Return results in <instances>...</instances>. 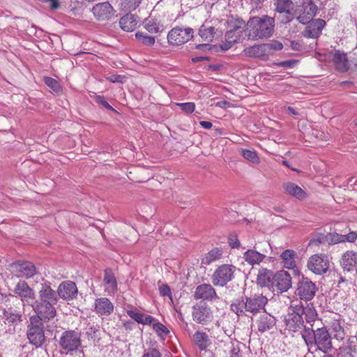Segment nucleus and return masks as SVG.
I'll return each instance as SVG.
<instances>
[{"label": "nucleus", "mask_w": 357, "mask_h": 357, "mask_svg": "<svg viewBox=\"0 0 357 357\" xmlns=\"http://www.w3.org/2000/svg\"><path fill=\"white\" fill-rule=\"evenodd\" d=\"M275 28V20L266 15L250 17L247 22L245 34L250 40H258L271 38Z\"/></svg>", "instance_id": "nucleus-1"}, {"label": "nucleus", "mask_w": 357, "mask_h": 357, "mask_svg": "<svg viewBox=\"0 0 357 357\" xmlns=\"http://www.w3.org/2000/svg\"><path fill=\"white\" fill-rule=\"evenodd\" d=\"M305 328L302 333V337L306 345L308 347V351L314 348V351H321L324 353L331 350L332 338L326 327L313 328Z\"/></svg>", "instance_id": "nucleus-2"}, {"label": "nucleus", "mask_w": 357, "mask_h": 357, "mask_svg": "<svg viewBox=\"0 0 357 357\" xmlns=\"http://www.w3.org/2000/svg\"><path fill=\"white\" fill-rule=\"evenodd\" d=\"M268 299L262 294L236 299L230 305L231 310L238 317H252L264 310Z\"/></svg>", "instance_id": "nucleus-3"}, {"label": "nucleus", "mask_w": 357, "mask_h": 357, "mask_svg": "<svg viewBox=\"0 0 357 357\" xmlns=\"http://www.w3.org/2000/svg\"><path fill=\"white\" fill-rule=\"evenodd\" d=\"M303 312V305L291 304L288 309L287 314L283 318L284 329L291 333L297 332L302 333L305 328H307L304 326Z\"/></svg>", "instance_id": "nucleus-4"}, {"label": "nucleus", "mask_w": 357, "mask_h": 357, "mask_svg": "<svg viewBox=\"0 0 357 357\" xmlns=\"http://www.w3.org/2000/svg\"><path fill=\"white\" fill-rule=\"evenodd\" d=\"M58 343L62 354L72 355L82 347L81 333L75 330L66 331L61 335Z\"/></svg>", "instance_id": "nucleus-5"}, {"label": "nucleus", "mask_w": 357, "mask_h": 357, "mask_svg": "<svg viewBox=\"0 0 357 357\" xmlns=\"http://www.w3.org/2000/svg\"><path fill=\"white\" fill-rule=\"evenodd\" d=\"M318 7L313 0H304L294 10L296 20L303 24H307L316 15Z\"/></svg>", "instance_id": "nucleus-6"}, {"label": "nucleus", "mask_w": 357, "mask_h": 357, "mask_svg": "<svg viewBox=\"0 0 357 357\" xmlns=\"http://www.w3.org/2000/svg\"><path fill=\"white\" fill-rule=\"evenodd\" d=\"M56 304L49 301L38 298L33 302L32 301L31 305L40 320L49 321L56 316V312L54 307Z\"/></svg>", "instance_id": "nucleus-7"}, {"label": "nucleus", "mask_w": 357, "mask_h": 357, "mask_svg": "<svg viewBox=\"0 0 357 357\" xmlns=\"http://www.w3.org/2000/svg\"><path fill=\"white\" fill-rule=\"evenodd\" d=\"M330 261L326 254L312 255L307 260V268L316 275L326 273L329 269Z\"/></svg>", "instance_id": "nucleus-8"}, {"label": "nucleus", "mask_w": 357, "mask_h": 357, "mask_svg": "<svg viewBox=\"0 0 357 357\" xmlns=\"http://www.w3.org/2000/svg\"><path fill=\"white\" fill-rule=\"evenodd\" d=\"M193 29L190 27H174L168 33V43L174 45H183L193 37Z\"/></svg>", "instance_id": "nucleus-9"}, {"label": "nucleus", "mask_w": 357, "mask_h": 357, "mask_svg": "<svg viewBox=\"0 0 357 357\" xmlns=\"http://www.w3.org/2000/svg\"><path fill=\"white\" fill-rule=\"evenodd\" d=\"M192 317L196 323L206 325L213 319V310L206 303L196 304L192 307Z\"/></svg>", "instance_id": "nucleus-10"}, {"label": "nucleus", "mask_w": 357, "mask_h": 357, "mask_svg": "<svg viewBox=\"0 0 357 357\" xmlns=\"http://www.w3.org/2000/svg\"><path fill=\"white\" fill-rule=\"evenodd\" d=\"M317 291L316 284L307 278H302L297 283L296 295L301 300L311 301Z\"/></svg>", "instance_id": "nucleus-11"}, {"label": "nucleus", "mask_w": 357, "mask_h": 357, "mask_svg": "<svg viewBox=\"0 0 357 357\" xmlns=\"http://www.w3.org/2000/svg\"><path fill=\"white\" fill-rule=\"evenodd\" d=\"M235 266L223 264L219 266L212 275V282L215 286H224L234 277Z\"/></svg>", "instance_id": "nucleus-12"}, {"label": "nucleus", "mask_w": 357, "mask_h": 357, "mask_svg": "<svg viewBox=\"0 0 357 357\" xmlns=\"http://www.w3.org/2000/svg\"><path fill=\"white\" fill-rule=\"evenodd\" d=\"M27 337L31 344L36 347H40L45 342V334L43 324L37 320L35 323L31 319V323L27 328Z\"/></svg>", "instance_id": "nucleus-13"}, {"label": "nucleus", "mask_w": 357, "mask_h": 357, "mask_svg": "<svg viewBox=\"0 0 357 357\" xmlns=\"http://www.w3.org/2000/svg\"><path fill=\"white\" fill-rule=\"evenodd\" d=\"M10 271L17 278H30L36 273L34 264L30 261H17L10 265Z\"/></svg>", "instance_id": "nucleus-14"}, {"label": "nucleus", "mask_w": 357, "mask_h": 357, "mask_svg": "<svg viewBox=\"0 0 357 357\" xmlns=\"http://www.w3.org/2000/svg\"><path fill=\"white\" fill-rule=\"evenodd\" d=\"M13 292L24 304L31 305V302L35 300L34 290L24 280L16 284Z\"/></svg>", "instance_id": "nucleus-15"}, {"label": "nucleus", "mask_w": 357, "mask_h": 357, "mask_svg": "<svg viewBox=\"0 0 357 357\" xmlns=\"http://www.w3.org/2000/svg\"><path fill=\"white\" fill-rule=\"evenodd\" d=\"M272 287H276L280 292L287 291L291 287V277L285 271H280L274 274Z\"/></svg>", "instance_id": "nucleus-16"}, {"label": "nucleus", "mask_w": 357, "mask_h": 357, "mask_svg": "<svg viewBox=\"0 0 357 357\" xmlns=\"http://www.w3.org/2000/svg\"><path fill=\"white\" fill-rule=\"evenodd\" d=\"M77 288L75 282L72 281H64L61 282L56 291L57 296L64 300H73L77 295Z\"/></svg>", "instance_id": "nucleus-17"}, {"label": "nucleus", "mask_w": 357, "mask_h": 357, "mask_svg": "<svg viewBox=\"0 0 357 357\" xmlns=\"http://www.w3.org/2000/svg\"><path fill=\"white\" fill-rule=\"evenodd\" d=\"M194 298L197 300L213 301L218 298L215 289L209 284L198 285L194 294Z\"/></svg>", "instance_id": "nucleus-18"}, {"label": "nucleus", "mask_w": 357, "mask_h": 357, "mask_svg": "<svg viewBox=\"0 0 357 357\" xmlns=\"http://www.w3.org/2000/svg\"><path fill=\"white\" fill-rule=\"evenodd\" d=\"M308 24L303 32V36L308 38H317L325 26L326 22L321 19H315L312 20Z\"/></svg>", "instance_id": "nucleus-19"}, {"label": "nucleus", "mask_w": 357, "mask_h": 357, "mask_svg": "<svg viewBox=\"0 0 357 357\" xmlns=\"http://www.w3.org/2000/svg\"><path fill=\"white\" fill-rule=\"evenodd\" d=\"M276 323V318L268 313L261 314L256 321L257 329L262 333L275 329Z\"/></svg>", "instance_id": "nucleus-20"}, {"label": "nucleus", "mask_w": 357, "mask_h": 357, "mask_svg": "<svg viewBox=\"0 0 357 357\" xmlns=\"http://www.w3.org/2000/svg\"><path fill=\"white\" fill-rule=\"evenodd\" d=\"M357 239V233L350 231L347 234H340L337 232H329L327 234V241L329 245L341 243H354Z\"/></svg>", "instance_id": "nucleus-21"}, {"label": "nucleus", "mask_w": 357, "mask_h": 357, "mask_svg": "<svg viewBox=\"0 0 357 357\" xmlns=\"http://www.w3.org/2000/svg\"><path fill=\"white\" fill-rule=\"evenodd\" d=\"M344 271H353L357 267V252L347 250L344 252L340 260Z\"/></svg>", "instance_id": "nucleus-22"}, {"label": "nucleus", "mask_w": 357, "mask_h": 357, "mask_svg": "<svg viewBox=\"0 0 357 357\" xmlns=\"http://www.w3.org/2000/svg\"><path fill=\"white\" fill-rule=\"evenodd\" d=\"M103 285L105 291L108 295H114L118 290L116 277L111 269H105L104 271Z\"/></svg>", "instance_id": "nucleus-23"}, {"label": "nucleus", "mask_w": 357, "mask_h": 357, "mask_svg": "<svg viewBox=\"0 0 357 357\" xmlns=\"http://www.w3.org/2000/svg\"><path fill=\"white\" fill-rule=\"evenodd\" d=\"M96 313L101 316H108L114 311L113 303L105 297L97 298L94 303Z\"/></svg>", "instance_id": "nucleus-24"}, {"label": "nucleus", "mask_w": 357, "mask_h": 357, "mask_svg": "<svg viewBox=\"0 0 357 357\" xmlns=\"http://www.w3.org/2000/svg\"><path fill=\"white\" fill-rule=\"evenodd\" d=\"M112 11L113 8L109 2L97 3L92 8L94 16L99 20L109 18Z\"/></svg>", "instance_id": "nucleus-25"}, {"label": "nucleus", "mask_w": 357, "mask_h": 357, "mask_svg": "<svg viewBox=\"0 0 357 357\" xmlns=\"http://www.w3.org/2000/svg\"><path fill=\"white\" fill-rule=\"evenodd\" d=\"M333 61L337 70L340 72H346L350 68L347 54L340 50L335 51L333 56Z\"/></svg>", "instance_id": "nucleus-26"}, {"label": "nucleus", "mask_w": 357, "mask_h": 357, "mask_svg": "<svg viewBox=\"0 0 357 357\" xmlns=\"http://www.w3.org/2000/svg\"><path fill=\"white\" fill-rule=\"evenodd\" d=\"M126 312L130 318L138 324L148 325L151 324L155 321L152 316L142 313L137 308L128 310Z\"/></svg>", "instance_id": "nucleus-27"}, {"label": "nucleus", "mask_w": 357, "mask_h": 357, "mask_svg": "<svg viewBox=\"0 0 357 357\" xmlns=\"http://www.w3.org/2000/svg\"><path fill=\"white\" fill-rule=\"evenodd\" d=\"M265 257V254L259 252L254 249H249L243 254L244 260L252 266L259 264Z\"/></svg>", "instance_id": "nucleus-28"}, {"label": "nucleus", "mask_w": 357, "mask_h": 357, "mask_svg": "<svg viewBox=\"0 0 357 357\" xmlns=\"http://www.w3.org/2000/svg\"><path fill=\"white\" fill-rule=\"evenodd\" d=\"M38 298L49 301L50 302L57 303V294L54 290L52 289L50 284H43L40 290L38 292Z\"/></svg>", "instance_id": "nucleus-29"}, {"label": "nucleus", "mask_w": 357, "mask_h": 357, "mask_svg": "<svg viewBox=\"0 0 357 357\" xmlns=\"http://www.w3.org/2000/svg\"><path fill=\"white\" fill-rule=\"evenodd\" d=\"M195 344L201 350L204 351L211 344L209 336L205 332L196 331L192 337Z\"/></svg>", "instance_id": "nucleus-30"}, {"label": "nucleus", "mask_w": 357, "mask_h": 357, "mask_svg": "<svg viewBox=\"0 0 357 357\" xmlns=\"http://www.w3.org/2000/svg\"><path fill=\"white\" fill-rule=\"evenodd\" d=\"M296 253L293 250H286L281 255L284 267L288 269H294L296 267Z\"/></svg>", "instance_id": "nucleus-31"}, {"label": "nucleus", "mask_w": 357, "mask_h": 357, "mask_svg": "<svg viewBox=\"0 0 357 357\" xmlns=\"http://www.w3.org/2000/svg\"><path fill=\"white\" fill-rule=\"evenodd\" d=\"M282 188L287 194H289L297 199H303L306 193L298 185L291 182H286L282 184Z\"/></svg>", "instance_id": "nucleus-32"}, {"label": "nucleus", "mask_w": 357, "mask_h": 357, "mask_svg": "<svg viewBox=\"0 0 357 357\" xmlns=\"http://www.w3.org/2000/svg\"><path fill=\"white\" fill-rule=\"evenodd\" d=\"M137 25V21L135 15L127 14L119 20V26L125 31H132Z\"/></svg>", "instance_id": "nucleus-33"}, {"label": "nucleus", "mask_w": 357, "mask_h": 357, "mask_svg": "<svg viewBox=\"0 0 357 357\" xmlns=\"http://www.w3.org/2000/svg\"><path fill=\"white\" fill-rule=\"evenodd\" d=\"M273 276L274 274L271 271L265 268L260 269L257 274V284L261 287H272V280Z\"/></svg>", "instance_id": "nucleus-34"}, {"label": "nucleus", "mask_w": 357, "mask_h": 357, "mask_svg": "<svg viewBox=\"0 0 357 357\" xmlns=\"http://www.w3.org/2000/svg\"><path fill=\"white\" fill-rule=\"evenodd\" d=\"M5 323L9 325H16L22 321V314L15 310L10 307L5 309L3 312Z\"/></svg>", "instance_id": "nucleus-35"}, {"label": "nucleus", "mask_w": 357, "mask_h": 357, "mask_svg": "<svg viewBox=\"0 0 357 357\" xmlns=\"http://www.w3.org/2000/svg\"><path fill=\"white\" fill-rule=\"evenodd\" d=\"M267 47L268 45L266 44L255 45L245 48L243 52L249 57H261L265 54Z\"/></svg>", "instance_id": "nucleus-36"}, {"label": "nucleus", "mask_w": 357, "mask_h": 357, "mask_svg": "<svg viewBox=\"0 0 357 357\" xmlns=\"http://www.w3.org/2000/svg\"><path fill=\"white\" fill-rule=\"evenodd\" d=\"M222 250L220 248H213L210 250L202 259V264L209 265L212 262L217 261L221 258Z\"/></svg>", "instance_id": "nucleus-37"}, {"label": "nucleus", "mask_w": 357, "mask_h": 357, "mask_svg": "<svg viewBox=\"0 0 357 357\" xmlns=\"http://www.w3.org/2000/svg\"><path fill=\"white\" fill-rule=\"evenodd\" d=\"M145 29L150 33H160L164 29L163 25L160 24L155 19H146L144 22Z\"/></svg>", "instance_id": "nucleus-38"}, {"label": "nucleus", "mask_w": 357, "mask_h": 357, "mask_svg": "<svg viewBox=\"0 0 357 357\" xmlns=\"http://www.w3.org/2000/svg\"><path fill=\"white\" fill-rule=\"evenodd\" d=\"M240 152L241 155L249 162L256 165L260 162V159L255 149H241Z\"/></svg>", "instance_id": "nucleus-39"}, {"label": "nucleus", "mask_w": 357, "mask_h": 357, "mask_svg": "<svg viewBox=\"0 0 357 357\" xmlns=\"http://www.w3.org/2000/svg\"><path fill=\"white\" fill-rule=\"evenodd\" d=\"M274 5L275 6V10L280 13L289 14V9L291 8L293 2L292 0H274Z\"/></svg>", "instance_id": "nucleus-40"}, {"label": "nucleus", "mask_w": 357, "mask_h": 357, "mask_svg": "<svg viewBox=\"0 0 357 357\" xmlns=\"http://www.w3.org/2000/svg\"><path fill=\"white\" fill-rule=\"evenodd\" d=\"M215 33V29L213 26H206L205 25H202L199 30V34L202 37V38L207 42L212 41Z\"/></svg>", "instance_id": "nucleus-41"}, {"label": "nucleus", "mask_w": 357, "mask_h": 357, "mask_svg": "<svg viewBox=\"0 0 357 357\" xmlns=\"http://www.w3.org/2000/svg\"><path fill=\"white\" fill-rule=\"evenodd\" d=\"M243 24V21H238V24L234 26V29L227 31L225 34V40L227 42H229L231 43H235L237 42L239 33L237 32V29L241 26Z\"/></svg>", "instance_id": "nucleus-42"}, {"label": "nucleus", "mask_w": 357, "mask_h": 357, "mask_svg": "<svg viewBox=\"0 0 357 357\" xmlns=\"http://www.w3.org/2000/svg\"><path fill=\"white\" fill-rule=\"evenodd\" d=\"M136 39L141 43L147 46H152L155 44V37L148 36L146 33L137 31L135 33Z\"/></svg>", "instance_id": "nucleus-43"}, {"label": "nucleus", "mask_w": 357, "mask_h": 357, "mask_svg": "<svg viewBox=\"0 0 357 357\" xmlns=\"http://www.w3.org/2000/svg\"><path fill=\"white\" fill-rule=\"evenodd\" d=\"M328 243L327 234L317 233L309 241V246H319L321 244Z\"/></svg>", "instance_id": "nucleus-44"}, {"label": "nucleus", "mask_w": 357, "mask_h": 357, "mask_svg": "<svg viewBox=\"0 0 357 357\" xmlns=\"http://www.w3.org/2000/svg\"><path fill=\"white\" fill-rule=\"evenodd\" d=\"M44 82L45 84L48 86L51 89H52L54 92L57 93L61 92V86L56 79L50 77H45Z\"/></svg>", "instance_id": "nucleus-45"}, {"label": "nucleus", "mask_w": 357, "mask_h": 357, "mask_svg": "<svg viewBox=\"0 0 357 357\" xmlns=\"http://www.w3.org/2000/svg\"><path fill=\"white\" fill-rule=\"evenodd\" d=\"M303 314L305 316V319L307 323L315 321L317 314L313 307H303Z\"/></svg>", "instance_id": "nucleus-46"}, {"label": "nucleus", "mask_w": 357, "mask_h": 357, "mask_svg": "<svg viewBox=\"0 0 357 357\" xmlns=\"http://www.w3.org/2000/svg\"><path fill=\"white\" fill-rule=\"evenodd\" d=\"M153 329L158 334V335L162 337H166L169 333L167 328L159 322L153 324Z\"/></svg>", "instance_id": "nucleus-47"}, {"label": "nucleus", "mask_w": 357, "mask_h": 357, "mask_svg": "<svg viewBox=\"0 0 357 357\" xmlns=\"http://www.w3.org/2000/svg\"><path fill=\"white\" fill-rule=\"evenodd\" d=\"M334 337L338 340H342L344 338L345 333L340 324H334L333 326Z\"/></svg>", "instance_id": "nucleus-48"}, {"label": "nucleus", "mask_w": 357, "mask_h": 357, "mask_svg": "<svg viewBox=\"0 0 357 357\" xmlns=\"http://www.w3.org/2000/svg\"><path fill=\"white\" fill-rule=\"evenodd\" d=\"M177 105L181 109L182 111L187 114H191L195 111V105L194 102H184L177 103Z\"/></svg>", "instance_id": "nucleus-49"}, {"label": "nucleus", "mask_w": 357, "mask_h": 357, "mask_svg": "<svg viewBox=\"0 0 357 357\" xmlns=\"http://www.w3.org/2000/svg\"><path fill=\"white\" fill-rule=\"evenodd\" d=\"M159 292L161 296H167L171 301H172L171 289L168 284H162L160 285Z\"/></svg>", "instance_id": "nucleus-50"}, {"label": "nucleus", "mask_w": 357, "mask_h": 357, "mask_svg": "<svg viewBox=\"0 0 357 357\" xmlns=\"http://www.w3.org/2000/svg\"><path fill=\"white\" fill-rule=\"evenodd\" d=\"M95 101L96 103L102 105L105 109H107L109 110L116 112V110L107 102L104 96H95Z\"/></svg>", "instance_id": "nucleus-51"}, {"label": "nucleus", "mask_w": 357, "mask_h": 357, "mask_svg": "<svg viewBox=\"0 0 357 357\" xmlns=\"http://www.w3.org/2000/svg\"><path fill=\"white\" fill-rule=\"evenodd\" d=\"M228 243L231 248H238L241 245L240 241L235 233L229 234L228 237Z\"/></svg>", "instance_id": "nucleus-52"}, {"label": "nucleus", "mask_w": 357, "mask_h": 357, "mask_svg": "<svg viewBox=\"0 0 357 357\" xmlns=\"http://www.w3.org/2000/svg\"><path fill=\"white\" fill-rule=\"evenodd\" d=\"M142 357H162V356L158 349L153 348L145 352Z\"/></svg>", "instance_id": "nucleus-53"}, {"label": "nucleus", "mask_w": 357, "mask_h": 357, "mask_svg": "<svg viewBox=\"0 0 357 357\" xmlns=\"http://www.w3.org/2000/svg\"><path fill=\"white\" fill-rule=\"evenodd\" d=\"M124 78H125V77L123 75H112L110 77H109L107 79H108V80H109L111 82H113V83H116V82L123 83Z\"/></svg>", "instance_id": "nucleus-54"}, {"label": "nucleus", "mask_w": 357, "mask_h": 357, "mask_svg": "<svg viewBox=\"0 0 357 357\" xmlns=\"http://www.w3.org/2000/svg\"><path fill=\"white\" fill-rule=\"evenodd\" d=\"M98 331V329L94 326H89L87 328H86V335L88 336H90L91 337H93L96 336V332Z\"/></svg>", "instance_id": "nucleus-55"}, {"label": "nucleus", "mask_w": 357, "mask_h": 357, "mask_svg": "<svg viewBox=\"0 0 357 357\" xmlns=\"http://www.w3.org/2000/svg\"><path fill=\"white\" fill-rule=\"evenodd\" d=\"M231 357H241V350L238 347H234L230 351Z\"/></svg>", "instance_id": "nucleus-56"}, {"label": "nucleus", "mask_w": 357, "mask_h": 357, "mask_svg": "<svg viewBox=\"0 0 357 357\" xmlns=\"http://www.w3.org/2000/svg\"><path fill=\"white\" fill-rule=\"evenodd\" d=\"M199 124L204 129H211L213 126L212 123L210 121H202L199 122Z\"/></svg>", "instance_id": "nucleus-57"}, {"label": "nucleus", "mask_w": 357, "mask_h": 357, "mask_svg": "<svg viewBox=\"0 0 357 357\" xmlns=\"http://www.w3.org/2000/svg\"><path fill=\"white\" fill-rule=\"evenodd\" d=\"M230 105V103L227 100H221L216 103V106L222 108H227Z\"/></svg>", "instance_id": "nucleus-58"}, {"label": "nucleus", "mask_w": 357, "mask_h": 357, "mask_svg": "<svg viewBox=\"0 0 357 357\" xmlns=\"http://www.w3.org/2000/svg\"><path fill=\"white\" fill-rule=\"evenodd\" d=\"M268 47L271 46V47L276 50H281L283 47V45L281 43L276 42L274 44H268Z\"/></svg>", "instance_id": "nucleus-59"}, {"label": "nucleus", "mask_w": 357, "mask_h": 357, "mask_svg": "<svg viewBox=\"0 0 357 357\" xmlns=\"http://www.w3.org/2000/svg\"><path fill=\"white\" fill-rule=\"evenodd\" d=\"M233 43L229 42H225L224 44L221 45L220 47L222 50H228L232 46Z\"/></svg>", "instance_id": "nucleus-60"}, {"label": "nucleus", "mask_w": 357, "mask_h": 357, "mask_svg": "<svg viewBox=\"0 0 357 357\" xmlns=\"http://www.w3.org/2000/svg\"><path fill=\"white\" fill-rule=\"evenodd\" d=\"M205 60H208V58L205 57V56H196V57L192 58V62H193V63H197V62L203 61Z\"/></svg>", "instance_id": "nucleus-61"}, {"label": "nucleus", "mask_w": 357, "mask_h": 357, "mask_svg": "<svg viewBox=\"0 0 357 357\" xmlns=\"http://www.w3.org/2000/svg\"><path fill=\"white\" fill-rule=\"evenodd\" d=\"M196 48L198 50H201L202 51H205L206 50H209L208 44H199L196 46Z\"/></svg>", "instance_id": "nucleus-62"}, {"label": "nucleus", "mask_w": 357, "mask_h": 357, "mask_svg": "<svg viewBox=\"0 0 357 357\" xmlns=\"http://www.w3.org/2000/svg\"><path fill=\"white\" fill-rule=\"evenodd\" d=\"M47 1H51V8L56 9L59 7V3L57 0H46Z\"/></svg>", "instance_id": "nucleus-63"}, {"label": "nucleus", "mask_w": 357, "mask_h": 357, "mask_svg": "<svg viewBox=\"0 0 357 357\" xmlns=\"http://www.w3.org/2000/svg\"><path fill=\"white\" fill-rule=\"evenodd\" d=\"M134 323L132 321H126L123 324L126 329L132 330Z\"/></svg>", "instance_id": "nucleus-64"}]
</instances>
